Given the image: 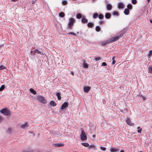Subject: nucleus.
Returning a JSON list of instances; mask_svg holds the SVG:
<instances>
[{
    "label": "nucleus",
    "instance_id": "nucleus-29",
    "mask_svg": "<svg viewBox=\"0 0 152 152\" xmlns=\"http://www.w3.org/2000/svg\"><path fill=\"white\" fill-rule=\"evenodd\" d=\"M81 15L80 13H78L77 14L76 17L78 19H80L81 18Z\"/></svg>",
    "mask_w": 152,
    "mask_h": 152
},
{
    "label": "nucleus",
    "instance_id": "nucleus-38",
    "mask_svg": "<svg viewBox=\"0 0 152 152\" xmlns=\"http://www.w3.org/2000/svg\"><path fill=\"white\" fill-rule=\"evenodd\" d=\"M113 14L115 15H118V13L116 11H115L113 12Z\"/></svg>",
    "mask_w": 152,
    "mask_h": 152
},
{
    "label": "nucleus",
    "instance_id": "nucleus-41",
    "mask_svg": "<svg viewBox=\"0 0 152 152\" xmlns=\"http://www.w3.org/2000/svg\"><path fill=\"white\" fill-rule=\"evenodd\" d=\"M100 149L104 151H105L106 149V148L102 146L100 147Z\"/></svg>",
    "mask_w": 152,
    "mask_h": 152
},
{
    "label": "nucleus",
    "instance_id": "nucleus-21",
    "mask_svg": "<svg viewBox=\"0 0 152 152\" xmlns=\"http://www.w3.org/2000/svg\"><path fill=\"white\" fill-rule=\"evenodd\" d=\"M50 104L51 105L53 106H55L56 105V103L53 100H52L50 101Z\"/></svg>",
    "mask_w": 152,
    "mask_h": 152
},
{
    "label": "nucleus",
    "instance_id": "nucleus-14",
    "mask_svg": "<svg viewBox=\"0 0 152 152\" xmlns=\"http://www.w3.org/2000/svg\"><path fill=\"white\" fill-rule=\"evenodd\" d=\"M107 9V10H110L112 8V6L110 4H108L106 6Z\"/></svg>",
    "mask_w": 152,
    "mask_h": 152
},
{
    "label": "nucleus",
    "instance_id": "nucleus-12",
    "mask_svg": "<svg viewBox=\"0 0 152 152\" xmlns=\"http://www.w3.org/2000/svg\"><path fill=\"white\" fill-rule=\"evenodd\" d=\"M82 66L84 68H87L88 67V64L86 63L85 61H83Z\"/></svg>",
    "mask_w": 152,
    "mask_h": 152
},
{
    "label": "nucleus",
    "instance_id": "nucleus-1",
    "mask_svg": "<svg viewBox=\"0 0 152 152\" xmlns=\"http://www.w3.org/2000/svg\"><path fill=\"white\" fill-rule=\"evenodd\" d=\"M37 100L39 102L43 104H45L47 103L46 100L45 98L42 96L39 95L36 98Z\"/></svg>",
    "mask_w": 152,
    "mask_h": 152
},
{
    "label": "nucleus",
    "instance_id": "nucleus-40",
    "mask_svg": "<svg viewBox=\"0 0 152 152\" xmlns=\"http://www.w3.org/2000/svg\"><path fill=\"white\" fill-rule=\"evenodd\" d=\"M137 3L136 0H132V3L133 4H135Z\"/></svg>",
    "mask_w": 152,
    "mask_h": 152
},
{
    "label": "nucleus",
    "instance_id": "nucleus-9",
    "mask_svg": "<svg viewBox=\"0 0 152 152\" xmlns=\"http://www.w3.org/2000/svg\"><path fill=\"white\" fill-rule=\"evenodd\" d=\"M124 7V4L122 2H119L118 4V8L119 9H123Z\"/></svg>",
    "mask_w": 152,
    "mask_h": 152
},
{
    "label": "nucleus",
    "instance_id": "nucleus-50",
    "mask_svg": "<svg viewBox=\"0 0 152 152\" xmlns=\"http://www.w3.org/2000/svg\"><path fill=\"white\" fill-rule=\"evenodd\" d=\"M11 0L15 2V1H18V0Z\"/></svg>",
    "mask_w": 152,
    "mask_h": 152
},
{
    "label": "nucleus",
    "instance_id": "nucleus-25",
    "mask_svg": "<svg viewBox=\"0 0 152 152\" xmlns=\"http://www.w3.org/2000/svg\"><path fill=\"white\" fill-rule=\"evenodd\" d=\"M98 16V15L97 13H94L93 15V18H96Z\"/></svg>",
    "mask_w": 152,
    "mask_h": 152
},
{
    "label": "nucleus",
    "instance_id": "nucleus-8",
    "mask_svg": "<svg viewBox=\"0 0 152 152\" xmlns=\"http://www.w3.org/2000/svg\"><path fill=\"white\" fill-rule=\"evenodd\" d=\"M68 105V103L67 102H64L62 105L61 109L63 110L66 108Z\"/></svg>",
    "mask_w": 152,
    "mask_h": 152
},
{
    "label": "nucleus",
    "instance_id": "nucleus-11",
    "mask_svg": "<svg viewBox=\"0 0 152 152\" xmlns=\"http://www.w3.org/2000/svg\"><path fill=\"white\" fill-rule=\"evenodd\" d=\"M110 151L111 152H116L118 151H119V149L118 148H111Z\"/></svg>",
    "mask_w": 152,
    "mask_h": 152
},
{
    "label": "nucleus",
    "instance_id": "nucleus-47",
    "mask_svg": "<svg viewBox=\"0 0 152 152\" xmlns=\"http://www.w3.org/2000/svg\"><path fill=\"white\" fill-rule=\"evenodd\" d=\"M36 1H37V0H33L32 1V4H34L35 3V2H36Z\"/></svg>",
    "mask_w": 152,
    "mask_h": 152
},
{
    "label": "nucleus",
    "instance_id": "nucleus-22",
    "mask_svg": "<svg viewBox=\"0 0 152 152\" xmlns=\"http://www.w3.org/2000/svg\"><path fill=\"white\" fill-rule=\"evenodd\" d=\"M82 22L83 23H86L88 22V20L85 18H83L82 19Z\"/></svg>",
    "mask_w": 152,
    "mask_h": 152
},
{
    "label": "nucleus",
    "instance_id": "nucleus-58",
    "mask_svg": "<svg viewBox=\"0 0 152 152\" xmlns=\"http://www.w3.org/2000/svg\"><path fill=\"white\" fill-rule=\"evenodd\" d=\"M150 21H151V23H152V21L151 20H150Z\"/></svg>",
    "mask_w": 152,
    "mask_h": 152
},
{
    "label": "nucleus",
    "instance_id": "nucleus-17",
    "mask_svg": "<svg viewBox=\"0 0 152 152\" xmlns=\"http://www.w3.org/2000/svg\"><path fill=\"white\" fill-rule=\"evenodd\" d=\"M129 9L128 8H126L125 9L124 11V13L126 15H127L129 14Z\"/></svg>",
    "mask_w": 152,
    "mask_h": 152
},
{
    "label": "nucleus",
    "instance_id": "nucleus-10",
    "mask_svg": "<svg viewBox=\"0 0 152 152\" xmlns=\"http://www.w3.org/2000/svg\"><path fill=\"white\" fill-rule=\"evenodd\" d=\"M28 126V124L27 122H26L24 124L22 125L21 126V128L22 129H25Z\"/></svg>",
    "mask_w": 152,
    "mask_h": 152
},
{
    "label": "nucleus",
    "instance_id": "nucleus-53",
    "mask_svg": "<svg viewBox=\"0 0 152 152\" xmlns=\"http://www.w3.org/2000/svg\"><path fill=\"white\" fill-rule=\"evenodd\" d=\"M115 58V57L114 56L112 58V60H114V59Z\"/></svg>",
    "mask_w": 152,
    "mask_h": 152
},
{
    "label": "nucleus",
    "instance_id": "nucleus-23",
    "mask_svg": "<svg viewBox=\"0 0 152 152\" xmlns=\"http://www.w3.org/2000/svg\"><path fill=\"white\" fill-rule=\"evenodd\" d=\"M81 144L85 147H88L89 146V144L88 143H82Z\"/></svg>",
    "mask_w": 152,
    "mask_h": 152
},
{
    "label": "nucleus",
    "instance_id": "nucleus-32",
    "mask_svg": "<svg viewBox=\"0 0 152 152\" xmlns=\"http://www.w3.org/2000/svg\"><path fill=\"white\" fill-rule=\"evenodd\" d=\"M6 68V67L4 65L1 66H0V70L5 69Z\"/></svg>",
    "mask_w": 152,
    "mask_h": 152
},
{
    "label": "nucleus",
    "instance_id": "nucleus-18",
    "mask_svg": "<svg viewBox=\"0 0 152 152\" xmlns=\"http://www.w3.org/2000/svg\"><path fill=\"white\" fill-rule=\"evenodd\" d=\"M64 145L63 144L61 143H59L55 144V146L56 147H60L63 146Z\"/></svg>",
    "mask_w": 152,
    "mask_h": 152
},
{
    "label": "nucleus",
    "instance_id": "nucleus-55",
    "mask_svg": "<svg viewBox=\"0 0 152 152\" xmlns=\"http://www.w3.org/2000/svg\"><path fill=\"white\" fill-rule=\"evenodd\" d=\"M120 152H124V151L123 150H121Z\"/></svg>",
    "mask_w": 152,
    "mask_h": 152
},
{
    "label": "nucleus",
    "instance_id": "nucleus-36",
    "mask_svg": "<svg viewBox=\"0 0 152 152\" xmlns=\"http://www.w3.org/2000/svg\"><path fill=\"white\" fill-rule=\"evenodd\" d=\"M68 34H71L74 36H76V34L75 33H73V32H70L68 33Z\"/></svg>",
    "mask_w": 152,
    "mask_h": 152
},
{
    "label": "nucleus",
    "instance_id": "nucleus-7",
    "mask_svg": "<svg viewBox=\"0 0 152 152\" xmlns=\"http://www.w3.org/2000/svg\"><path fill=\"white\" fill-rule=\"evenodd\" d=\"M126 121L127 124L130 126H133L134 125V124L133 123H132L131 120H130V119L129 118H128L126 120Z\"/></svg>",
    "mask_w": 152,
    "mask_h": 152
},
{
    "label": "nucleus",
    "instance_id": "nucleus-6",
    "mask_svg": "<svg viewBox=\"0 0 152 152\" xmlns=\"http://www.w3.org/2000/svg\"><path fill=\"white\" fill-rule=\"evenodd\" d=\"M91 88V87L88 86H85L83 88V91L84 92L86 93H88Z\"/></svg>",
    "mask_w": 152,
    "mask_h": 152
},
{
    "label": "nucleus",
    "instance_id": "nucleus-15",
    "mask_svg": "<svg viewBox=\"0 0 152 152\" xmlns=\"http://www.w3.org/2000/svg\"><path fill=\"white\" fill-rule=\"evenodd\" d=\"M29 91L31 93L34 95L36 94L37 93L36 91L32 88H30L29 89Z\"/></svg>",
    "mask_w": 152,
    "mask_h": 152
},
{
    "label": "nucleus",
    "instance_id": "nucleus-35",
    "mask_svg": "<svg viewBox=\"0 0 152 152\" xmlns=\"http://www.w3.org/2000/svg\"><path fill=\"white\" fill-rule=\"evenodd\" d=\"M127 7L129 9H131L132 7V6L131 4H128L127 6Z\"/></svg>",
    "mask_w": 152,
    "mask_h": 152
},
{
    "label": "nucleus",
    "instance_id": "nucleus-46",
    "mask_svg": "<svg viewBox=\"0 0 152 152\" xmlns=\"http://www.w3.org/2000/svg\"><path fill=\"white\" fill-rule=\"evenodd\" d=\"M95 145H91L90 146L89 148H95Z\"/></svg>",
    "mask_w": 152,
    "mask_h": 152
},
{
    "label": "nucleus",
    "instance_id": "nucleus-30",
    "mask_svg": "<svg viewBox=\"0 0 152 152\" xmlns=\"http://www.w3.org/2000/svg\"><path fill=\"white\" fill-rule=\"evenodd\" d=\"M137 129H138V130L137 131V132L138 133H141V131H142V129L140 128V127L138 126L137 128Z\"/></svg>",
    "mask_w": 152,
    "mask_h": 152
},
{
    "label": "nucleus",
    "instance_id": "nucleus-2",
    "mask_svg": "<svg viewBox=\"0 0 152 152\" xmlns=\"http://www.w3.org/2000/svg\"><path fill=\"white\" fill-rule=\"evenodd\" d=\"M69 21L68 23V26L67 27L68 29L71 30L72 29V26H73L74 23L75 22V20L73 18H70L69 19Z\"/></svg>",
    "mask_w": 152,
    "mask_h": 152
},
{
    "label": "nucleus",
    "instance_id": "nucleus-26",
    "mask_svg": "<svg viewBox=\"0 0 152 152\" xmlns=\"http://www.w3.org/2000/svg\"><path fill=\"white\" fill-rule=\"evenodd\" d=\"M148 73H152V67L149 66L148 67Z\"/></svg>",
    "mask_w": 152,
    "mask_h": 152
},
{
    "label": "nucleus",
    "instance_id": "nucleus-4",
    "mask_svg": "<svg viewBox=\"0 0 152 152\" xmlns=\"http://www.w3.org/2000/svg\"><path fill=\"white\" fill-rule=\"evenodd\" d=\"M124 34V33L122 31H121V32L120 36H116L115 37L111 38V39H110V40L111 42H115L118 40L119 38H121V37H122L123 36Z\"/></svg>",
    "mask_w": 152,
    "mask_h": 152
},
{
    "label": "nucleus",
    "instance_id": "nucleus-48",
    "mask_svg": "<svg viewBox=\"0 0 152 152\" xmlns=\"http://www.w3.org/2000/svg\"><path fill=\"white\" fill-rule=\"evenodd\" d=\"M104 23V22L103 21H101L99 22V23L100 24H101L102 23Z\"/></svg>",
    "mask_w": 152,
    "mask_h": 152
},
{
    "label": "nucleus",
    "instance_id": "nucleus-27",
    "mask_svg": "<svg viewBox=\"0 0 152 152\" xmlns=\"http://www.w3.org/2000/svg\"><path fill=\"white\" fill-rule=\"evenodd\" d=\"M65 14L64 13L61 12L59 13V16L61 17H64V16Z\"/></svg>",
    "mask_w": 152,
    "mask_h": 152
},
{
    "label": "nucleus",
    "instance_id": "nucleus-51",
    "mask_svg": "<svg viewBox=\"0 0 152 152\" xmlns=\"http://www.w3.org/2000/svg\"><path fill=\"white\" fill-rule=\"evenodd\" d=\"M71 74L72 75H74V72H71Z\"/></svg>",
    "mask_w": 152,
    "mask_h": 152
},
{
    "label": "nucleus",
    "instance_id": "nucleus-42",
    "mask_svg": "<svg viewBox=\"0 0 152 152\" xmlns=\"http://www.w3.org/2000/svg\"><path fill=\"white\" fill-rule=\"evenodd\" d=\"M107 65L106 63L105 62H103L102 64V66H106Z\"/></svg>",
    "mask_w": 152,
    "mask_h": 152
},
{
    "label": "nucleus",
    "instance_id": "nucleus-33",
    "mask_svg": "<svg viewBox=\"0 0 152 152\" xmlns=\"http://www.w3.org/2000/svg\"><path fill=\"white\" fill-rule=\"evenodd\" d=\"M104 18V16L102 14H100L99 16V18L100 19H102L103 18Z\"/></svg>",
    "mask_w": 152,
    "mask_h": 152
},
{
    "label": "nucleus",
    "instance_id": "nucleus-57",
    "mask_svg": "<svg viewBox=\"0 0 152 152\" xmlns=\"http://www.w3.org/2000/svg\"><path fill=\"white\" fill-rule=\"evenodd\" d=\"M150 0H147V1L148 2H149L150 1Z\"/></svg>",
    "mask_w": 152,
    "mask_h": 152
},
{
    "label": "nucleus",
    "instance_id": "nucleus-20",
    "mask_svg": "<svg viewBox=\"0 0 152 152\" xmlns=\"http://www.w3.org/2000/svg\"><path fill=\"white\" fill-rule=\"evenodd\" d=\"M87 26L89 27L92 28L94 26V24L93 23L89 22L88 23Z\"/></svg>",
    "mask_w": 152,
    "mask_h": 152
},
{
    "label": "nucleus",
    "instance_id": "nucleus-54",
    "mask_svg": "<svg viewBox=\"0 0 152 152\" xmlns=\"http://www.w3.org/2000/svg\"><path fill=\"white\" fill-rule=\"evenodd\" d=\"M142 96V98L144 99H145V97L144 96Z\"/></svg>",
    "mask_w": 152,
    "mask_h": 152
},
{
    "label": "nucleus",
    "instance_id": "nucleus-19",
    "mask_svg": "<svg viewBox=\"0 0 152 152\" xmlns=\"http://www.w3.org/2000/svg\"><path fill=\"white\" fill-rule=\"evenodd\" d=\"M111 16L110 14L109 13H107L105 14V17L107 19H109Z\"/></svg>",
    "mask_w": 152,
    "mask_h": 152
},
{
    "label": "nucleus",
    "instance_id": "nucleus-5",
    "mask_svg": "<svg viewBox=\"0 0 152 152\" xmlns=\"http://www.w3.org/2000/svg\"><path fill=\"white\" fill-rule=\"evenodd\" d=\"M80 137L81 140L82 141H85L87 139L86 134L85 132L83 130H81Z\"/></svg>",
    "mask_w": 152,
    "mask_h": 152
},
{
    "label": "nucleus",
    "instance_id": "nucleus-44",
    "mask_svg": "<svg viewBox=\"0 0 152 152\" xmlns=\"http://www.w3.org/2000/svg\"><path fill=\"white\" fill-rule=\"evenodd\" d=\"M3 120V118L0 115V123L2 122Z\"/></svg>",
    "mask_w": 152,
    "mask_h": 152
},
{
    "label": "nucleus",
    "instance_id": "nucleus-39",
    "mask_svg": "<svg viewBox=\"0 0 152 152\" xmlns=\"http://www.w3.org/2000/svg\"><path fill=\"white\" fill-rule=\"evenodd\" d=\"M5 87L4 85L2 86L0 88V91H1Z\"/></svg>",
    "mask_w": 152,
    "mask_h": 152
},
{
    "label": "nucleus",
    "instance_id": "nucleus-31",
    "mask_svg": "<svg viewBox=\"0 0 152 152\" xmlns=\"http://www.w3.org/2000/svg\"><path fill=\"white\" fill-rule=\"evenodd\" d=\"M101 59V58L100 57H96L95 58V60L97 61H98L100 60Z\"/></svg>",
    "mask_w": 152,
    "mask_h": 152
},
{
    "label": "nucleus",
    "instance_id": "nucleus-28",
    "mask_svg": "<svg viewBox=\"0 0 152 152\" xmlns=\"http://www.w3.org/2000/svg\"><path fill=\"white\" fill-rule=\"evenodd\" d=\"M34 53H35V54L36 53H37L38 54H41V52L37 49H36L34 50Z\"/></svg>",
    "mask_w": 152,
    "mask_h": 152
},
{
    "label": "nucleus",
    "instance_id": "nucleus-3",
    "mask_svg": "<svg viewBox=\"0 0 152 152\" xmlns=\"http://www.w3.org/2000/svg\"><path fill=\"white\" fill-rule=\"evenodd\" d=\"M0 112L5 115H9L10 114V111L6 108L2 109L0 110Z\"/></svg>",
    "mask_w": 152,
    "mask_h": 152
},
{
    "label": "nucleus",
    "instance_id": "nucleus-34",
    "mask_svg": "<svg viewBox=\"0 0 152 152\" xmlns=\"http://www.w3.org/2000/svg\"><path fill=\"white\" fill-rule=\"evenodd\" d=\"M62 4L64 5H66L67 4V1L66 0H63L62 1Z\"/></svg>",
    "mask_w": 152,
    "mask_h": 152
},
{
    "label": "nucleus",
    "instance_id": "nucleus-49",
    "mask_svg": "<svg viewBox=\"0 0 152 152\" xmlns=\"http://www.w3.org/2000/svg\"><path fill=\"white\" fill-rule=\"evenodd\" d=\"M115 63V60H113V61H112V64H114Z\"/></svg>",
    "mask_w": 152,
    "mask_h": 152
},
{
    "label": "nucleus",
    "instance_id": "nucleus-56",
    "mask_svg": "<svg viewBox=\"0 0 152 152\" xmlns=\"http://www.w3.org/2000/svg\"><path fill=\"white\" fill-rule=\"evenodd\" d=\"M3 47V45H2L0 46V47Z\"/></svg>",
    "mask_w": 152,
    "mask_h": 152
},
{
    "label": "nucleus",
    "instance_id": "nucleus-24",
    "mask_svg": "<svg viewBox=\"0 0 152 152\" xmlns=\"http://www.w3.org/2000/svg\"><path fill=\"white\" fill-rule=\"evenodd\" d=\"M96 30L97 31L99 32L100 31L101 28L99 26H97L96 27Z\"/></svg>",
    "mask_w": 152,
    "mask_h": 152
},
{
    "label": "nucleus",
    "instance_id": "nucleus-43",
    "mask_svg": "<svg viewBox=\"0 0 152 152\" xmlns=\"http://www.w3.org/2000/svg\"><path fill=\"white\" fill-rule=\"evenodd\" d=\"M152 54V50H150L148 55L151 56Z\"/></svg>",
    "mask_w": 152,
    "mask_h": 152
},
{
    "label": "nucleus",
    "instance_id": "nucleus-45",
    "mask_svg": "<svg viewBox=\"0 0 152 152\" xmlns=\"http://www.w3.org/2000/svg\"><path fill=\"white\" fill-rule=\"evenodd\" d=\"M12 129L10 128H9L8 129V131L9 132H11L12 131Z\"/></svg>",
    "mask_w": 152,
    "mask_h": 152
},
{
    "label": "nucleus",
    "instance_id": "nucleus-37",
    "mask_svg": "<svg viewBox=\"0 0 152 152\" xmlns=\"http://www.w3.org/2000/svg\"><path fill=\"white\" fill-rule=\"evenodd\" d=\"M30 53L31 55L34 56L35 55V53H34V51L31 50L30 51Z\"/></svg>",
    "mask_w": 152,
    "mask_h": 152
},
{
    "label": "nucleus",
    "instance_id": "nucleus-52",
    "mask_svg": "<svg viewBox=\"0 0 152 152\" xmlns=\"http://www.w3.org/2000/svg\"><path fill=\"white\" fill-rule=\"evenodd\" d=\"M92 137H96V135L95 134H93L92 136Z\"/></svg>",
    "mask_w": 152,
    "mask_h": 152
},
{
    "label": "nucleus",
    "instance_id": "nucleus-16",
    "mask_svg": "<svg viewBox=\"0 0 152 152\" xmlns=\"http://www.w3.org/2000/svg\"><path fill=\"white\" fill-rule=\"evenodd\" d=\"M56 95L58 99L59 100L61 99V93L59 92H57L56 93Z\"/></svg>",
    "mask_w": 152,
    "mask_h": 152
},
{
    "label": "nucleus",
    "instance_id": "nucleus-13",
    "mask_svg": "<svg viewBox=\"0 0 152 152\" xmlns=\"http://www.w3.org/2000/svg\"><path fill=\"white\" fill-rule=\"evenodd\" d=\"M111 43L110 39L109 40H107L105 41H103L102 42V45L103 46H105L107 44Z\"/></svg>",
    "mask_w": 152,
    "mask_h": 152
}]
</instances>
